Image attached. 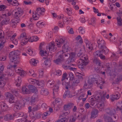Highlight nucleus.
Masks as SVG:
<instances>
[{
  "label": "nucleus",
  "mask_w": 122,
  "mask_h": 122,
  "mask_svg": "<svg viewBox=\"0 0 122 122\" xmlns=\"http://www.w3.org/2000/svg\"><path fill=\"white\" fill-rule=\"evenodd\" d=\"M87 83L90 85H92L96 83L97 86H102L105 83L104 80L100 78L98 75L94 74L92 76H90L87 80Z\"/></svg>",
  "instance_id": "nucleus-1"
},
{
  "label": "nucleus",
  "mask_w": 122,
  "mask_h": 122,
  "mask_svg": "<svg viewBox=\"0 0 122 122\" xmlns=\"http://www.w3.org/2000/svg\"><path fill=\"white\" fill-rule=\"evenodd\" d=\"M20 54V51L16 50L11 52L9 54V58L10 61L15 64L19 63L20 59L18 56Z\"/></svg>",
  "instance_id": "nucleus-2"
},
{
  "label": "nucleus",
  "mask_w": 122,
  "mask_h": 122,
  "mask_svg": "<svg viewBox=\"0 0 122 122\" xmlns=\"http://www.w3.org/2000/svg\"><path fill=\"white\" fill-rule=\"evenodd\" d=\"M45 9L43 8H39L36 9L34 14L33 12V17L35 20H37L40 17V15H43L45 11Z\"/></svg>",
  "instance_id": "nucleus-3"
},
{
  "label": "nucleus",
  "mask_w": 122,
  "mask_h": 122,
  "mask_svg": "<svg viewBox=\"0 0 122 122\" xmlns=\"http://www.w3.org/2000/svg\"><path fill=\"white\" fill-rule=\"evenodd\" d=\"M98 44V47L100 49H103L102 50V52H104L105 54H107L109 52L108 49L106 46V43L103 40H99L97 41Z\"/></svg>",
  "instance_id": "nucleus-4"
},
{
  "label": "nucleus",
  "mask_w": 122,
  "mask_h": 122,
  "mask_svg": "<svg viewBox=\"0 0 122 122\" xmlns=\"http://www.w3.org/2000/svg\"><path fill=\"white\" fill-rule=\"evenodd\" d=\"M18 39L20 41V43L22 45L24 46L26 45L29 39L28 36H26V34L23 33L19 36Z\"/></svg>",
  "instance_id": "nucleus-5"
},
{
  "label": "nucleus",
  "mask_w": 122,
  "mask_h": 122,
  "mask_svg": "<svg viewBox=\"0 0 122 122\" xmlns=\"http://www.w3.org/2000/svg\"><path fill=\"white\" fill-rule=\"evenodd\" d=\"M105 95H104L102 97H101L100 96L97 95L95 96V98L97 102L99 103L97 106L102 107H104V102L105 99Z\"/></svg>",
  "instance_id": "nucleus-6"
},
{
  "label": "nucleus",
  "mask_w": 122,
  "mask_h": 122,
  "mask_svg": "<svg viewBox=\"0 0 122 122\" xmlns=\"http://www.w3.org/2000/svg\"><path fill=\"white\" fill-rule=\"evenodd\" d=\"M74 105L73 103H69L65 105L64 106V111L63 114L65 115H67L69 114L70 111L69 110Z\"/></svg>",
  "instance_id": "nucleus-7"
},
{
  "label": "nucleus",
  "mask_w": 122,
  "mask_h": 122,
  "mask_svg": "<svg viewBox=\"0 0 122 122\" xmlns=\"http://www.w3.org/2000/svg\"><path fill=\"white\" fill-rule=\"evenodd\" d=\"M11 15V14L10 12H8V13L2 15V17L3 18H5V19L2 21L1 22L2 25L7 24L9 23L10 19L8 18V16H10Z\"/></svg>",
  "instance_id": "nucleus-8"
},
{
  "label": "nucleus",
  "mask_w": 122,
  "mask_h": 122,
  "mask_svg": "<svg viewBox=\"0 0 122 122\" xmlns=\"http://www.w3.org/2000/svg\"><path fill=\"white\" fill-rule=\"evenodd\" d=\"M64 60L63 57V54H60L58 58L55 60H54V62L57 65H60L61 64L64 62Z\"/></svg>",
  "instance_id": "nucleus-9"
},
{
  "label": "nucleus",
  "mask_w": 122,
  "mask_h": 122,
  "mask_svg": "<svg viewBox=\"0 0 122 122\" xmlns=\"http://www.w3.org/2000/svg\"><path fill=\"white\" fill-rule=\"evenodd\" d=\"M23 14V11L22 9L20 8H18L15 12L14 15L15 17L19 18Z\"/></svg>",
  "instance_id": "nucleus-10"
},
{
  "label": "nucleus",
  "mask_w": 122,
  "mask_h": 122,
  "mask_svg": "<svg viewBox=\"0 0 122 122\" xmlns=\"http://www.w3.org/2000/svg\"><path fill=\"white\" fill-rule=\"evenodd\" d=\"M22 106L21 102L19 101H17L14 104L13 110L15 111H19L20 109Z\"/></svg>",
  "instance_id": "nucleus-11"
},
{
  "label": "nucleus",
  "mask_w": 122,
  "mask_h": 122,
  "mask_svg": "<svg viewBox=\"0 0 122 122\" xmlns=\"http://www.w3.org/2000/svg\"><path fill=\"white\" fill-rule=\"evenodd\" d=\"M56 42L57 45L59 47L61 46L62 44L63 45L65 44V39L64 37H63L60 38L59 40H56Z\"/></svg>",
  "instance_id": "nucleus-12"
},
{
  "label": "nucleus",
  "mask_w": 122,
  "mask_h": 122,
  "mask_svg": "<svg viewBox=\"0 0 122 122\" xmlns=\"http://www.w3.org/2000/svg\"><path fill=\"white\" fill-rule=\"evenodd\" d=\"M48 47L49 51L51 52L52 51H55L56 49V47L55 45V43L53 42H51L49 44Z\"/></svg>",
  "instance_id": "nucleus-13"
},
{
  "label": "nucleus",
  "mask_w": 122,
  "mask_h": 122,
  "mask_svg": "<svg viewBox=\"0 0 122 122\" xmlns=\"http://www.w3.org/2000/svg\"><path fill=\"white\" fill-rule=\"evenodd\" d=\"M88 63V61H83L81 62V61H80L79 62L78 66L79 68L82 71H83L84 70V66L87 65Z\"/></svg>",
  "instance_id": "nucleus-14"
},
{
  "label": "nucleus",
  "mask_w": 122,
  "mask_h": 122,
  "mask_svg": "<svg viewBox=\"0 0 122 122\" xmlns=\"http://www.w3.org/2000/svg\"><path fill=\"white\" fill-rule=\"evenodd\" d=\"M6 97L8 98L9 99V102L10 103H15L14 101V97L9 92H7L6 94Z\"/></svg>",
  "instance_id": "nucleus-15"
},
{
  "label": "nucleus",
  "mask_w": 122,
  "mask_h": 122,
  "mask_svg": "<svg viewBox=\"0 0 122 122\" xmlns=\"http://www.w3.org/2000/svg\"><path fill=\"white\" fill-rule=\"evenodd\" d=\"M77 55L78 56L80 57V59L81 60V62L83 61H88L87 60L88 59V57L86 55H82V54L80 52L77 54Z\"/></svg>",
  "instance_id": "nucleus-16"
},
{
  "label": "nucleus",
  "mask_w": 122,
  "mask_h": 122,
  "mask_svg": "<svg viewBox=\"0 0 122 122\" xmlns=\"http://www.w3.org/2000/svg\"><path fill=\"white\" fill-rule=\"evenodd\" d=\"M98 111L97 109H94L92 110L91 114V118H95L98 116Z\"/></svg>",
  "instance_id": "nucleus-17"
},
{
  "label": "nucleus",
  "mask_w": 122,
  "mask_h": 122,
  "mask_svg": "<svg viewBox=\"0 0 122 122\" xmlns=\"http://www.w3.org/2000/svg\"><path fill=\"white\" fill-rule=\"evenodd\" d=\"M5 84L4 76V75H2L0 76V87H3Z\"/></svg>",
  "instance_id": "nucleus-18"
},
{
  "label": "nucleus",
  "mask_w": 122,
  "mask_h": 122,
  "mask_svg": "<svg viewBox=\"0 0 122 122\" xmlns=\"http://www.w3.org/2000/svg\"><path fill=\"white\" fill-rule=\"evenodd\" d=\"M69 49V47L67 44H64L62 47V51H60L58 52L59 54L61 53L62 52L65 53L68 51Z\"/></svg>",
  "instance_id": "nucleus-19"
},
{
  "label": "nucleus",
  "mask_w": 122,
  "mask_h": 122,
  "mask_svg": "<svg viewBox=\"0 0 122 122\" xmlns=\"http://www.w3.org/2000/svg\"><path fill=\"white\" fill-rule=\"evenodd\" d=\"M120 97V94L118 92H116L115 94L112 95L111 99L112 101H113L115 100L119 99Z\"/></svg>",
  "instance_id": "nucleus-20"
},
{
  "label": "nucleus",
  "mask_w": 122,
  "mask_h": 122,
  "mask_svg": "<svg viewBox=\"0 0 122 122\" xmlns=\"http://www.w3.org/2000/svg\"><path fill=\"white\" fill-rule=\"evenodd\" d=\"M30 89V91L32 93H37L38 92L35 86L31 85H29L28 86Z\"/></svg>",
  "instance_id": "nucleus-21"
},
{
  "label": "nucleus",
  "mask_w": 122,
  "mask_h": 122,
  "mask_svg": "<svg viewBox=\"0 0 122 122\" xmlns=\"http://www.w3.org/2000/svg\"><path fill=\"white\" fill-rule=\"evenodd\" d=\"M84 41L85 43L86 47L88 48L90 50H92L93 49L92 45L90 43L88 40L86 39H85L84 40Z\"/></svg>",
  "instance_id": "nucleus-22"
},
{
  "label": "nucleus",
  "mask_w": 122,
  "mask_h": 122,
  "mask_svg": "<svg viewBox=\"0 0 122 122\" xmlns=\"http://www.w3.org/2000/svg\"><path fill=\"white\" fill-rule=\"evenodd\" d=\"M55 81L52 80H50L47 81L46 85L48 87H52L54 86Z\"/></svg>",
  "instance_id": "nucleus-23"
},
{
  "label": "nucleus",
  "mask_w": 122,
  "mask_h": 122,
  "mask_svg": "<svg viewBox=\"0 0 122 122\" xmlns=\"http://www.w3.org/2000/svg\"><path fill=\"white\" fill-rule=\"evenodd\" d=\"M28 81L30 84L34 85L35 86L36 85L37 83L38 82V80L32 78L29 79L28 80Z\"/></svg>",
  "instance_id": "nucleus-24"
},
{
  "label": "nucleus",
  "mask_w": 122,
  "mask_h": 122,
  "mask_svg": "<svg viewBox=\"0 0 122 122\" xmlns=\"http://www.w3.org/2000/svg\"><path fill=\"white\" fill-rule=\"evenodd\" d=\"M96 100L95 97H91L90 98L89 102L92 106H93L96 102Z\"/></svg>",
  "instance_id": "nucleus-25"
},
{
  "label": "nucleus",
  "mask_w": 122,
  "mask_h": 122,
  "mask_svg": "<svg viewBox=\"0 0 122 122\" xmlns=\"http://www.w3.org/2000/svg\"><path fill=\"white\" fill-rule=\"evenodd\" d=\"M72 97V96L70 94V92L69 91H67L66 92L64 93L63 97L64 98H66V97L68 98H71Z\"/></svg>",
  "instance_id": "nucleus-26"
},
{
  "label": "nucleus",
  "mask_w": 122,
  "mask_h": 122,
  "mask_svg": "<svg viewBox=\"0 0 122 122\" xmlns=\"http://www.w3.org/2000/svg\"><path fill=\"white\" fill-rule=\"evenodd\" d=\"M38 99V96L36 94H34L31 97L30 99V102L32 103L34 102Z\"/></svg>",
  "instance_id": "nucleus-27"
},
{
  "label": "nucleus",
  "mask_w": 122,
  "mask_h": 122,
  "mask_svg": "<svg viewBox=\"0 0 122 122\" xmlns=\"http://www.w3.org/2000/svg\"><path fill=\"white\" fill-rule=\"evenodd\" d=\"M93 61L94 63L99 66H101V62L97 58H94L93 59Z\"/></svg>",
  "instance_id": "nucleus-28"
},
{
  "label": "nucleus",
  "mask_w": 122,
  "mask_h": 122,
  "mask_svg": "<svg viewBox=\"0 0 122 122\" xmlns=\"http://www.w3.org/2000/svg\"><path fill=\"white\" fill-rule=\"evenodd\" d=\"M22 90V92L23 94H29L30 93V91L25 86H23Z\"/></svg>",
  "instance_id": "nucleus-29"
},
{
  "label": "nucleus",
  "mask_w": 122,
  "mask_h": 122,
  "mask_svg": "<svg viewBox=\"0 0 122 122\" xmlns=\"http://www.w3.org/2000/svg\"><path fill=\"white\" fill-rule=\"evenodd\" d=\"M38 62V60H36L35 59L32 58L31 59L30 61V62L31 64L34 66H36L37 63Z\"/></svg>",
  "instance_id": "nucleus-30"
},
{
  "label": "nucleus",
  "mask_w": 122,
  "mask_h": 122,
  "mask_svg": "<svg viewBox=\"0 0 122 122\" xmlns=\"http://www.w3.org/2000/svg\"><path fill=\"white\" fill-rule=\"evenodd\" d=\"M48 93V91L47 89H43L41 90L40 91V93L42 95H46Z\"/></svg>",
  "instance_id": "nucleus-31"
},
{
  "label": "nucleus",
  "mask_w": 122,
  "mask_h": 122,
  "mask_svg": "<svg viewBox=\"0 0 122 122\" xmlns=\"http://www.w3.org/2000/svg\"><path fill=\"white\" fill-rule=\"evenodd\" d=\"M15 81L16 85L17 86H20L21 84V82L20 77H18V78L17 79H16Z\"/></svg>",
  "instance_id": "nucleus-32"
},
{
  "label": "nucleus",
  "mask_w": 122,
  "mask_h": 122,
  "mask_svg": "<svg viewBox=\"0 0 122 122\" xmlns=\"http://www.w3.org/2000/svg\"><path fill=\"white\" fill-rule=\"evenodd\" d=\"M40 54L41 56H48V53L46 51H43L42 50H41L40 51Z\"/></svg>",
  "instance_id": "nucleus-33"
},
{
  "label": "nucleus",
  "mask_w": 122,
  "mask_h": 122,
  "mask_svg": "<svg viewBox=\"0 0 122 122\" xmlns=\"http://www.w3.org/2000/svg\"><path fill=\"white\" fill-rule=\"evenodd\" d=\"M51 59L46 60L44 62V64L46 66H49L51 65Z\"/></svg>",
  "instance_id": "nucleus-34"
},
{
  "label": "nucleus",
  "mask_w": 122,
  "mask_h": 122,
  "mask_svg": "<svg viewBox=\"0 0 122 122\" xmlns=\"http://www.w3.org/2000/svg\"><path fill=\"white\" fill-rule=\"evenodd\" d=\"M13 117L11 114H9L6 115L5 117V120H11L13 119Z\"/></svg>",
  "instance_id": "nucleus-35"
},
{
  "label": "nucleus",
  "mask_w": 122,
  "mask_h": 122,
  "mask_svg": "<svg viewBox=\"0 0 122 122\" xmlns=\"http://www.w3.org/2000/svg\"><path fill=\"white\" fill-rule=\"evenodd\" d=\"M19 90L18 89H13L12 90V93L13 94L16 96H19V94L18 92Z\"/></svg>",
  "instance_id": "nucleus-36"
},
{
  "label": "nucleus",
  "mask_w": 122,
  "mask_h": 122,
  "mask_svg": "<svg viewBox=\"0 0 122 122\" xmlns=\"http://www.w3.org/2000/svg\"><path fill=\"white\" fill-rule=\"evenodd\" d=\"M117 24L119 26H121L122 25V20L120 16L117 17Z\"/></svg>",
  "instance_id": "nucleus-37"
},
{
  "label": "nucleus",
  "mask_w": 122,
  "mask_h": 122,
  "mask_svg": "<svg viewBox=\"0 0 122 122\" xmlns=\"http://www.w3.org/2000/svg\"><path fill=\"white\" fill-rule=\"evenodd\" d=\"M44 85V81L42 80L41 81H38V82L37 83L36 85H37L39 87H43Z\"/></svg>",
  "instance_id": "nucleus-38"
},
{
  "label": "nucleus",
  "mask_w": 122,
  "mask_h": 122,
  "mask_svg": "<svg viewBox=\"0 0 122 122\" xmlns=\"http://www.w3.org/2000/svg\"><path fill=\"white\" fill-rule=\"evenodd\" d=\"M80 82V80L79 79H75L72 83V85L73 86H76L77 84Z\"/></svg>",
  "instance_id": "nucleus-39"
},
{
  "label": "nucleus",
  "mask_w": 122,
  "mask_h": 122,
  "mask_svg": "<svg viewBox=\"0 0 122 122\" xmlns=\"http://www.w3.org/2000/svg\"><path fill=\"white\" fill-rule=\"evenodd\" d=\"M102 51V50H99L96 51L94 53V55L95 56L99 57L102 54L101 52Z\"/></svg>",
  "instance_id": "nucleus-40"
},
{
  "label": "nucleus",
  "mask_w": 122,
  "mask_h": 122,
  "mask_svg": "<svg viewBox=\"0 0 122 122\" xmlns=\"http://www.w3.org/2000/svg\"><path fill=\"white\" fill-rule=\"evenodd\" d=\"M18 71L17 73H19L20 76H25V72L24 71L19 69H18Z\"/></svg>",
  "instance_id": "nucleus-41"
},
{
  "label": "nucleus",
  "mask_w": 122,
  "mask_h": 122,
  "mask_svg": "<svg viewBox=\"0 0 122 122\" xmlns=\"http://www.w3.org/2000/svg\"><path fill=\"white\" fill-rule=\"evenodd\" d=\"M1 111L2 112V114H3V112H5V113L6 112L8 111V105H6V106H5V107H4L3 108L1 109Z\"/></svg>",
  "instance_id": "nucleus-42"
},
{
  "label": "nucleus",
  "mask_w": 122,
  "mask_h": 122,
  "mask_svg": "<svg viewBox=\"0 0 122 122\" xmlns=\"http://www.w3.org/2000/svg\"><path fill=\"white\" fill-rule=\"evenodd\" d=\"M4 32L2 30H0V41H3L5 39Z\"/></svg>",
  "instance_id": "nucleus-43"
},
{
  "label": "nucleus",
  "mask_w": 122,
  "mask_h": 122,
  "mask_svg": "<svg viewBox=\"0 0 122 122\" xmlns=\"http://www.w3.org/2000/svg\"><path fill=\"white\" fill-rule=\"evenodd\" d=\"M78 30H79V33L82 34H83L85 32L84 28L83 27H79L78 28Z\"/></svg>",
  "instance_id": "nucleus-44"
},
{
  "label": "nucleus",
  "mask_w": 122,
  "mask_h": 122,
  "mask_svg": "<svg viewBox=\"0 0 122 122\" xmlns=\"http://www.w3.org/2000/svg\"><path fill=\"white\" fill-rule=\"evenodd\" d=\"M45 25L44 22L40 21L38 22L37 23L36 25L37 26L39 27H42V26H44Z\"/></svg>",
  "instance_id": "nucleus-45"
},
{
  "label": "nucleus",
  "mask_w": 122,
  "mask_h": 122,
  "mask_svg": "<svg viewBox=\"0 0 122 122\" xmlns=\"http://www.w3.org/2000/svg\"><path fill=\"white\" fill-rule=\"evenodd\" d=\"M68 120L65 117L61 118L60 120H58L55 122H67Z\"/></svg>",
  "instance_id": "nucleus-46"
},
{
  "label": "nucleus",
  "mask_w": 122,
  "mask_h": 122,
  "mask_svg": "<svg viewBox=\"0 0 122 122\" xmlns=\"http://www.w3.org/2000/svg\"><path fill=\"white\" fill-rule=\"evenodd\" d=\"M59 86H54V88L53 89V94L54 95L55 93H56L59 90Z\"/></svg>",
  "instance_id": "nucleus-47"
},
{
  "label": "nucleus",
  "mask_w": 122,
  "mask_h": 122,
  "mask_svg": "<svg viewBox=\"0 0 122 122\" xmlns=\"http://www.w3.org/2000/svg\"><path fill=\"white\" fill-rule=\"evenodd\" d=\"M27 53L31 56H34V52L33 50L31 49H29L28 50Z\"/></svg>",
  "instance_id": "nucleus-48"
},
{
  "label": "nucleus",
  "mask_w": 122,
  "mask_h": 122,
  "mask_svg": "<svg viewBox=\"0 0 122 122\" xmlns=\"http://www.w3.org/2000/svg\"><path fill=\"white\" fill-rule=\"evenodd\" d=\"M104 118L105 119V120L106 121H107L108 122H111L112 121V118L109 117L104 116Z\"/></svg>",
  "instance_id": "nucleus-49"
},
{
  "label": "nucleus",
  "mask_w": 122,
  "mask_h": 122,
  "mask_svg": "<svg viewBox=\"0 0 122 122\" xmlns=\"http://www.w3.org/2000/svg\"><path fill=\"white\" fill-rule=\"evenodd\" d=\"M11 4L13 6H17L19 5L18 2L17 0L12 1Z\"/></svg>",
  "instance_id": "nucleus-50"
},
{
  "label": "nucleus",
  "mask_w": 122,
  "mask_h": 122,
  "mask_svg": "<svg viewBox=\"0 0 122 122\" xmlns=\"http://www.w3.org/2000/svg\"><path fill=\"white\" fill-rule=\"evenodd\" d=\"M39 109V105H36L33 107L32 110L34 111H37Z\"/></svg>",
  "instance_id": "nucleus-51"
},
{
  "label": "nucleus",
  "mask_w": 122,
  "mask_h": 122,
  "mask_svg": "<svg viewBox=\"0 0 122 122\" xmlns=\"http://www.w3.org/2000/svg\"><path fill=\"white\" fill-rule=\"evenodd\" d=\"M96 19L94 17H92L91 19V23H89V24L90 25H93L95 23L96 20Z\"/></svg>",
  "instance_id": "nucleus-52"
},
{
  "label": "nucleus",
  "mask_w": 122,
  "mask_h": 122,
  "mask_svg": "<svg viewBox=\"0 0 122 122\" xmlns=\"http://www.w3.org/2000/svg\"><path fill=\"white\" fill-rule=\"evenodd\" d=\"M7 8V6L5 5H0V11L3 10Z\"/></svg>",
  "instance_id": "nucleus-53"
},
{
  "label": "nucleus",
  "mask_w": 122,
  "mask_h": 122,
  "mask_svg": "<svg viewBox=\"0 0 122 122\" xmlns=\"http://www.w3.org/2000/svg\"><path fill=\"white\" fill-rule=\"evenodd\" d=\"M1 41V42L0 44V48L2 49L4 46V44L5 42V39H4L3 41Z\"/></svg>",
  "instance_id": "nucleus-54"
},
{
  "label": "nucleus",
  "mask_w": 122,
  "mask_h": 122,
  "mask_svg": "<svg viewBox=\"0 0 122 122\" xmlns=\"http://www.w3.org/2000/svg\"><path fill=\"white\" fill-rule=\"evenodd\" d=\"M28 39H29L28 41L30 42H33L34 41H37V40H35V39H33V36L32 37V38L28 36Z\"/></svg>",
  "instance_id": "nucleus-55"
},
{
  "label": "nucleus",
  "mask_w": 122,
  "mask_h": 122,
  "mask_svg": "<svg viewBox=\"0 0 122 122\" xmlns=\"http://www.w3.org/2000/svg\"><path fill=\"white\" fill-rule=\"evenodd\" d=\"M62 67L65 70H67L69 69L70 68V66H68L66 64H63L62 65Z\"/></svg>",
  "instance_id": "nucleus-56"
},
{
  "label": "nucleus",
  "mask_w": 122,
  "mask_h": 122,
  "mask_svg": "<svg viewBox=\"0 0 122 122\" xmlns=\"http://www.w3.org/2000/svg\"><path fill=\"white\" fill-rule=\"evenodd\" d=\"M7 105L6 103H5L4 102H0V106H1V108H2L6 106Z\"/></svg>",
  "instance_id": "nucleus-57"
},
{
  "label": "nucleus",
  "mask_w": 122,
  "mask_h": 122,
  "mask_svg": "<svg viewBox=\"0 0 122 122\" xmlns=\"http://www.w3.org/2000/svg\"><path fill=\"white\" fill-rule=\"evenodd\" d=\"M41 117V115L40 114H37L35 116H32L31 117H32V118L33 119L35 118H40Z\"/></svg>",
  "instance_id": "nucleus-58"
},
{
  "label": "nucleus",
  "mask_w": 122,
  "mask_h": 122,
  "mask_svg": "<svg viewBox=\"0 0 122 122\" xmlns=\"http://www.w3.org/2000/svg\"><path fill=\"white\" fill-rule=\"evenodd\" d=\"M67 74L66 73H64L62 75V78L61 79V81H63L66 78L67 79Z\"/></svg>",
  "instance_id": "nucleus-59"
},
{
  "label": "nucleus",
  "mask_w": 122,
  "mask_h": 122,
  "mask_svg": "<svg viewBox=\"0 0 122 122\" xmlns=\"http://www.w3.org/2000/svg\"><path fill=\"white\" fill-rule=\"evenodd\" d=\"M15 115L18 117H22L24 115L23 113L20 112H18L16 113Z\"/></svg>",
  "instance_id": "nucleus-60"
},
{
  "label": "nucleus",
  "mask_w": 122,
  "mask_h": 122,
  "mask_svg": "<svg viewBox=\"0 0 122 122\" xmlns=\"http://www.w3.org/2000/svg\"><path fill=\"white\" fill-rule=\"evenodd\" d=\"M107 113L108 114H109L110 115H112V111L109 108H107L106 109V110Z\"/></svg>",
  "instance_id": "nucleus-61"
},
{
  "label": "nucleus",
  "mask_w": 122,
  "mask_h": 122,
  "mask_svg": "<svg viewBox=\"0 0 122 122\" xmlns=\"http://www.w3.org/2000/svg\"><path fill=\"white\" fill-rule=\"evenodd\" d=\"M50 112L49 111H47L46 112H44L43 114V117H46V116H48L50 114Z\"/></svg>",
  "instance_id": "nucleus-62"
},
{
  "label": "nucleus",
  "mask_w": 122,
  "mask_h": 122,
  "mask_svg": "<svg viewBox=\"0 0 122 122\" xmlns=\"http://www.w3.org/2000/svg\"><path fill=\"white\" fill-rule=\"evenodd\" d=\"M44 70L43 69H41L39 71V75L40 77H41L42 76L43 73H44Z\"/></svg>",
  "instance_id": "nucleus-63"
},
{
  "label": "nucleus",
  "mask_w": 122,
  "mask_h": 122,
  "mask_svg": "<svg viewBox=\"0 0 122 122\" xmlns=\"http://www.w3.org/2000/svg\"><path fill=\"white\" fill-rule=\"evenodd\" d=\"M56 75L58 76L61 75L62 74V71L60 70H56Z\"/></svg>",
  "instance_id": "nucleus-64"
}]
</instances>
